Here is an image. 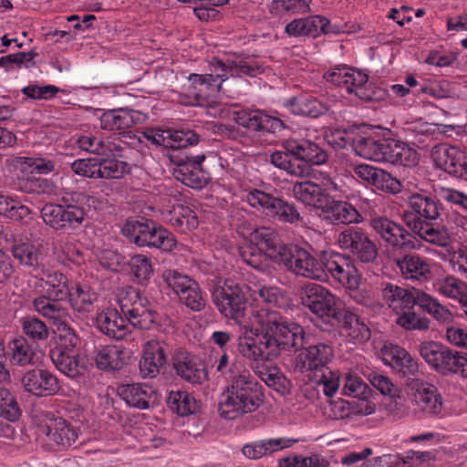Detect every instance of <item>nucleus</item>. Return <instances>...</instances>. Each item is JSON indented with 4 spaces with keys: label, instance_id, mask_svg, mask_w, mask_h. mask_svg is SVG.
Returning a JSON list of instances; mask_svg holds the SVG:
<instances>
[{
    "label": "nucleus",
    "instance_id": "obj_1",
    "mask_svg": "<svg viewBox=\"0 0 467 467\" xmlns=\"http://www.w3.org/2000/svg\"><path fill=\"white\" fill-rule=\"evenodd\" d=\"M254 337L239 342V351L246 358L265 361L277 358L282 352H296L295 368L300 372L324 368L333 358L329 339L308 346L304 327L283 316L279 311L260 308L253 315Z\"/></svg>",
    "mask_w": 467,
    "mask_h": 467
},
{
    "label": "nucleus",
    "instance_id": "obj_2",
    "mask_svg": "<svg viewBox=\"0 0 467 467\" xmlns=\"http://www.w3.org/2000/svg\"><path fill=\"white\" fill-rule=\"evenodd\" d=\"M117 303L120 313L115 308H107L96 317L98 329L109 337L123 339L129 331L127 322L143 330L152 329L159 325V314L139 289L133 286L122 287L118 292Z\"/></svg>",
    "mask_w": 467,
    "mask_h": 467
},
{
    "label": "nucleus",
    "instance_id": "obj_3",
    "mask_svg": "<svg viewBox=\"0 0 467 467\" xmlns=\"http://www.w3.org/2000/svg\"><path fill=\"white\" fill-rule=\"evenodd\" d=\"M407 206L401 215L402 222L418 238L443 248L451 244L447 228L436 224L444 214L443 204L436 195L428 192L411 193Z\"/></svg>",
    "mask_w": 467,
    "mask_h": 467
},
{
    "label": "nucleus",
    "instance_id": "obj_4",
    "mask_svg": "<svg viewBox=\"0 0 467 467\" xmlns=\"http://www.w3.org/2000/svg\"><path fill=\"white\" fill-rule=\"evenodd\" d=\"M225 392L221 395L219 414L225 420H234L255 411L264 402L262 386L248 369H234L228 379Z\"/></svg>",
    "mask_w": 467,
    "mask_h": 467
},
{
    "label": "nucleus",
    "instance_id": "obj_5",
    "mask_svg": "<svg viewBox=\"0 0 467 467\" xmlns=\"http://www.w3.org/2000/svg\"><path fill=\"white\" fill-rule=\"evenodd\" d=\"M378 293L383 303L399 314L418 306L440 323H451L453 315L431 295L417 289H407L389 281L378 285Z\"/></svg>",
    "mask_w": 467,
    "mask_h": 467
},
{
    "label": "nucleus",
    "instance_id": "obj_6",
    "mask_svg": "<svg viewBox=\"0 0 467 467\" xmlns=\"http://www.w3.org/2000/svg\"><path fill=\"white\" fill-rule=\"evenodd\" d=\"M85 192H73L62 197L60 203H46L41 211L44 223L55 231L68 232L79 228L87 216L83 204L89 200Z\"/></svg>",
    "mask_w": 467,
    "mask_h": 467
},
{
    "label": "nucleus",
    "instance_id": "obj_7",
    "mask_svg": "<svg viewBox=\"0 0 467 467\" xmlns=\"http://www.w3.org/2000/svg\"><path fill=\"white\" fill-rule=\"evenodd\" d=\"M359 156L375 161H386L404 167H413L419 162L416 150L406 142L391 137H366L359 144Z\"/></svg>",
    "mask_w": 467,
    "mask_h": 467
},
{
    "label": "nucleus",
    "instance_id": "obj_8",
    "mask_svg": "<svg viewBox=\"0 0 467 467\" xmlns=\"http://www.w3.org/2000/svg\"><path fill=\"white\" fill-rule=\"evenodd\" d=\"M121 233L140 247L148 246L171 252L177 244L171 232L144 217L127 219Z\"/></svg>",
    "mask_w": 467,
    "mask_h": 467
},
{
    "label": "nucleus",
    "instance_id": "obj_9",
    "mask_svg": "<svg viewBox=\"0 0 467 467\" xmlns=\"http://www.w3.org/2000/svg\"><path fill=\"white\" fill-rule=\"evenodd\" d=\"M212 298L217 310L223 317L241 323L247 305L242 285L232 279H226L223 285H217L213 289Z\"/></svg>",
    "mask_w": 467,
    "mask_h": 467
},
{
    "label": "nucleus",
    "instance_id": "obj_10",
    "mask_svg": "<svg viewBox=\"0 0 467 467\" xmlns=\"http://www.w3.org/2000/svg\"><path fill=\"white\" fill-rule=\"evenodd\" d=\"M279 264L296 275L318 281L326 280V274L321 268V254L316 258L307 249L296 244H288L283 249Z\"/></svg>",
    "mask_w": 467,
    "mask_h": 467
},
{
    "label": "nucleus",
    "instance_id": "obj_11",
    "mask_svg": "<svg viewBox=\"0 0 467 467\" xmlns=\"http://www.w3.org/2000/svg\"><path fill=\"white\" fill-rule=\"evenodd\" d=\"M302 304L321 319L325 325L332 326L344 308L337 305L336 296L320 285H310L302 293Z\"/></svg>",
    "mask_w": 467,
    "mask_h": 467
},
{
    "label": "nucleus",
    "instance_id": "obj_12",
    "mask_svg": "<svg viewBox=\"0 0 467 467\" xmlns=\"http://www.w3.org/2000/svg\"><path fill=\"white\" fill-rule=\"evenodd\" d=\"M369 224L385 244L394 250L410 251L420 247L415 234L386 216L371 218Z\"/></svg>",
    "mask_w": 467,
    "mask_h": 467
},
{
    "label": "nucleus",
    "instance_id": "obj_13",
    "mask_svg": "<svg viewBox=\"0 0 467 467\" xmlns=\"http://www.w3.org/2000/svg\"><path fill=\"white\" fill-rule=\"evenodd\" d=\"M246 202L251 206L262 210L266 215L284 223H296L301 219L294 204L260 190L249 192Z\"/></svg>",
    "mask_w": 467,
    "mask_h": 467
},
{
    "label": "nucleus",
    "instance_id": "obj_14",
    "mask_svg": "<svg viewBox=\"0 0 467 467\" xmlns=\"http://www.w3.org/2000/svg\"><path fill=\"white\" fill-rule=\"evenodd\" d=\"M422 359L442 376L457 374L461 353L436 341H424L418 346Z\"/></svg>",
    "mask_w": 467,
    "mask_h": 467
},
{
    "label": "nucleus",
    "instance_id": "obj_15",
    "mask_svg": "<svg viewBox=\"0 0 467 467\" xmlns=\"http://www.w3.org/2000/svg\"><path fill=\"white\" fill-rule=\"evenodd\" d=\"M337 241L340 248L351 254L358 262L365 265L376 263L379 249L361 229L349 227L339 233Z\"/></svg>",
    "mask_w": 467,
    "mask_h": 467
},
{
    "label": "nucleus",
    "instance_id": "obj_16",
    "mask_svg": "<svg viewBox=\"0 0 467 467\" xmlns=\"http://www.w3.org/2000/svg\"><path fill=\"white\" fill-rule=\"evenodd\" d=\"M210 74L223 92H225L223 83L230 78H241L243 76L256 77L264 72V67L252 58L239 60L226 59L223 61L213 57L209 61Z\"/></svg>",
    "mask_w": 467,
    "mask_h": 467
},
{
    "label": "nucleus",
    "instance_id": "obj_17",
    "mask_svg": "<svg viewBox=\"0 0 467 467\" xmlns=\"http://www.w3.org/2000/svg\"><path fill=\"white\" fill-rule=\"evenodd\" d=\"M320 265L327 275L325 281L331 277L337 284L348 288L358 285L357 268L349 255L333 251H323Z\"/></svg>",
    "mask_w": 467,
    "mask_h": 467
},
{
    "label": "nucleus",
    "instance_id": "obj_18",
    "mask_svg": "<svg viewBox=\"0 0 467 467\" xmlns=\"http://www.w3.org/2000/svg\"><path fill=\"white\" fill-rule=\"evenodd\" d=\"M163 279L185 306L195 312L202 311L205 307V299L196 281L176 270L165 271Z\"/></svg>",
    "mask_w": 467,
    "mask_h": 467
},
{
    "label": "nucleus",
    "instance_id": "obj_19",
    "mask_svg": "<svg viewBox=\"0 0 467 467\" xmlns=\"http://www.w3.org/2000/svg\"><path fill=\"white\" fill-rule=\"evenodd\" d=\"M171 365L176 376L192 385H202L209 379L206 365L202 359L184 348L174 351L171 356Z\"/></svg>",
    "mask_w": 467,
    "mask_h": 467
},
{
    "label": "nucleus",
    "instance_id": "obj_20",
    "mask_svg": "<svg viewBox=\"0 0 467 467\" xmlns=\"http://www.w3.org/2000/svg\"><path fill=\"white\" fill-rule=\"evenodd\" d=\"M234 120L248 130L277 134L288 129L285 120L260 109H244L234 112Z\"/></svg>",
    "mask_w": 467,
    "mask_h": 467
},
{
    "label": "nucleus",
    "instance_id": "obj_21",
    "mask_svg": "<svg viewBox=\"0 0 467 467\" xmlns=\"http://www.w3.org/2000/svg\"><path fill=\"white\" fill-rule=\"evenodd\" d=\"M204 155L180 158L174 170L175 178L193 189H202L211 181L210 173L203 169Z\"/></svg>",
    "mask_w": 467,
    "mask_h": 467
},
{
    "label": "nucleus",
    "instance_id": "obj_22",
    "mask_svg": "<svg viewBox=\"0 0 467 467\" xmlns=\"http://www.w3.org/2000/svg\"><path fill=\"white\" fill-rule=\"evenodd\" d=\"M436 166L467 182V154L454 146L441 145L431 152Z\"/></svg>",
    "mask_w": 467,
    "mask_h": 467
},
{
    "label": "nucleus",
    "instance_id": "obj_23",
    "mask_svg": "<svg viewBox=\"0 0 467 467\" xmlns=\"http://www.w3.org/2000/svg\"><path fill=\"white\" fill-rule=\"evenodd\" d=\"M21 384L26 392L36 397L54 395L60 389L57 377L43 368H32L25 372Z\"/></svg>",
    "mask_w": 467,
    "mask_h": 467
},
{
    "label": "nucleus",
    "instance_id": "obj_24",
    "mask_svg": "<svg viewBox=\"0 0 467 467\" xmlns=\"http://www.w3.org/2000/svg\"><path fill=\"white\" fill-rule=\"evenodd\" d=\"M408 386L414 391L415 403L422 412L436 416L442 411V398L434 385L418 379H411Z\"/></svg>",
    "mask_w": 467,
    "mask_h": 467
},
{
    "label": "nucleus",
    "instance_id": "obj_25",
    "mask_svg": "<svg viewBox=\"0 0 467 467\" xmlns=\"http://www.w3.org/2000/svg\"><path fill=\"white\" fill-rule=\"evenodd\" d=\"M143 119L144 116L140 111L128 108L107 110L99 118L101 129L119 133L141 123Z\"/></svg>",
    "mask_w": 467,
    "mask_h": 467
},
{
    "label": "nucleus",
    "instance_id": "obj_26",
    "mask_svg": "<svg viewBox=\"0 0 467 467\" xmlns=\"http://www.w3.org/2000/svg\"><path fill=\"white\" fill-rule=\"evenodd\" d=\"M294 139H288L282 141L281 150H275L270 154L269 161L275 167L286 171L288 174L296 177H305L309 174V167L305 163H299L296 153H290L289 148H292Z\"/></svg>",
    "mask_w": 467,
    "mask_h": 467
},
{
    "label": "nucleus",
    "instance_id": "obj_27",
    "mask_svg": "<svg viewBox=\"0 0 467 467\" xmlns=\"http://www.w3.org/2000/svg\"><path fill=\"white\" fill-rule=\"evenodd\" d=\"M321 213L324 219L333 224L358 223L363 221L360 213L351 203L329 196L324 206L322 205Z\"/></svg>",
    "mask_w": 467,
    "mask_h": 467
},
{
    "label": "nucleus",
    "instance_id": "obj_28",
    "mask_svg": "<svg viewBox=\"0 0 467 467\" xmlns=\"http://www.w3.org/2000/svg\"><path fill=\"white\" fill-rule=\"evenodd\" d=\"M39 431L58 446L71 447L77 441L78 433L71 423L63 418L48 419L46 424L39 426Z\"/></svg>",
    "mask_w": 467,
    "mask_h": 467
},
{
    "label": "nucleus",
    "instance_id": "obj_29",
    "mask_svg": "<svg viewBox=\"0 0 467 467\" xmlns=\"http://www.w3.org/2000/svg\"><path fill=\"white\" fill-rule=\"evenodd\" d=\"M12 254L21 265L28 267L36 276L45 274L47 255L40 247L32 244L22 243L13 246Z\"/></svg>",
    "mask_w": 467,
    "mask_h": 467
},
{
    "label": "nucleus",
    "instance_id": "obj_30",
    "mask_svg": "<svg viewBox=\"0 0 467 467\" xmlns=\"http://www.w3.org/2000/svg\"><path fill=\"white\" fill-rule=\"evenodd\" d=\"M63 300L40 295L33 299L32 306L54 327L62 326V323L71 319L67 308L60 303Z\"/></svg>",
    "mask_w": 467,
    "mask_h": 467
},
{
    "label": "nucleus",
    "instance_id": "obj_31",
    "mask_svg": "<svg viewBox=\"0 0 467 467\" xmlns=\"http://www.w3.org/2000/svg\"><path fill=\"white\" fill-rule=\"evenodd\" d=\"M63 300L40 295L33 299L32 306L54 327L62 326V323L71 319L67 308L60 303Z\"/></svg>",
    "mask_w": 467,
    "mask_h": 467
},
{
    "label": "nucleus",
    "instance_id": "obj_32",
    "mask_svg": "<svg viewBox=\"0 0 467 467\" xmlns=\"http://www.w3.org/2000/svg\"><path fill=\"white\" fill-rule=\"evenodd\" d=\"M250 243L278 264L281 261L279 257L283 256V249L288 246L281 244L278 235L266 227L256 229L250 236Z\"/></svg>",
    "mask_w": 467,
    "mask_h": 467
},
{
    "label": "nucleus",
    "instance_id": "obj_33",
    "mask_svg": "<svg viewBox=\"0 0 467 467\" xmlns=\"http://www.w3.org/2000/svg\"><path fill=\"white\" fill-rule=\"evenodd\" d=\"M283 106L293 115L313 119L324 115L328 110L325 103L307 95L289 98L283 102Z\"/></svg>",
    "mask_w": 467,
    "mask_h": 467
},
{
    "label": "nucleus",
    "instance_id": "obj_34",
    "mask_svg": "<svg viewBox=\"0 0 467 467\" xmlns=\"http://www.w3.org/2000/svg\"><path fill=\"white\" fill-rule=\"evenodd\" d=\"M198 141L199 136L191 130H173L158 129L153 137V144L171 150L196 145Z\"/></svg>",
    "mask_w": 467,
    "mask_h": 467
},
{
    "label": "nucleus",
    "instance_id": "obj_35",
    "mask_svg": "<svg viewBox=\"0 0 467 467\" xmlns=\"http://www.w3.org/2000/svg\"><path fill=\"white\" fill-rule=\"evenodd\" d=\"M396 265L405 279L420 282L429 280L431 276L428 259L420 254H409L397 259Z\"/></svg>",
    "mask_w": 467,
    "mask_h": 467
},
{
    "label": "nucleus",
    "instance_id": "obj_36",
    "mask_svg": "<svg viewBox=\"0 0 467 467\" xmlns=\"http://www.w3.org/2000/svg\"><path fill=\"white\" fill-rule=\"evenodd\" d=\"M49 356L57 370L68 378L78 379L87 370L84 361L77 351L51 349Z\"/></svg>",
    "mask_w": 467,
    "mask_h": 467
},
{
    "label": "nucleus",
    "instance_id": "obj_37",
    "mask_svg": "<svg viewBox=\"0 0 467 467\" xmlns=\"http://www.w3.org/2000/svg\"><path fill=\"white\" fill-rule=\"evenodd\" d=\"M331 327H342L346 331L347 336L356 343L367 342L371 337L368 325L357 315L345 308L339 314L338 319H336L335 324H332Z\"/></svg>",
    "mask_w": 467,
    "mask_h": 467
},
{
    "label": "nucleus",
    "instance_id": "obj_38",
    "mask_svg": "<svg viewBox=\"0 0 467 467\" xmlns=\"http://www.w3.org/2000/svg\"><path fill=\"white\" fill-rule=\"evenodd\" d=\"M290 153H296L299 163L306 165H322L328 160V154L318 143L306 140L294 139L292 148H289Z\"/></svg>",
    "mask_w": 467,
    "mask_h": 467
},
{
    "label": "nucleus",
    "instance_id": "obj_39",
    "mask_svg": "<svg viewBox=\"0 0 467 467\" xmlns=\"http://www.w3.org/2000/svg\"><path fill=\"white\" fill-rule=\"evenodd\" d=\"M385 361L403 377H415L419 365L415 358L403 348L391 346L384 353Z\"/></svg>",
    "mask_w": 467,
    "mask_h": 467
},
{
    "label": "nucleus",
    "instance_id": "obj_40",
    "mask_svg": "<svg viewBox=\"0 0 467 467\" xmlns=\"http://www.w3.org/2000/svg\"><path fill=\"white\" fill-rule=\"evenodd\" d=\"M327 142L335 149H346L350 146L359 155V144H363L364 138L358 127L348 129L335 128L326 131L324 135Z\"/></svg>",
    "mask_w": 467,
    "mask_h": 467
},
{
    "label": "nucleus",
    "instance_id": "obj_41",
    "mask_svg": "<svg viewBox=\"0 0 467 467\" xmlns=\"http://www.w3.org/2000/svg\"><path fill=\"white\" fill-rule=\"evenodd\" d=\"M327 81L346 88L348 94H352L357 84L367 83L368 76L360 70H356L346 66L337 67L325 74Z\"/></svg>",
    "mask_w": 467,
    "mask_h": 467
},
{
    "label": "nucleus",
    "instance_id": "obj_42",
    "mask_svg": "<svg viewBox=\"0 0 467 467\" xmlns=\"http://www.w3.org/2000/svg\"><path fill=\"white\" fill-rule=\"evenodd\" d=\"M292 192L296 200L320 211L329 196L323 192L319 184L308 180L294 183Z\"/></svg>",
    "mask_w": 467,
    "mask_h": 467
},
{
    "label": "nucleus",
    "instance_id": "obj_43",
    "mask_svg": "<svg viewBox=\"0 0 467 467\" xmlns=\"http://www.w3.org/2000/svg\"><path fill=\"white\" fill-rule=\"evenodd\" d=\"M43 277L40 278V286L45 294L42 296H50L56 299H67L70 296L68 278L61 272H49L46 268Z\"/></svg>",
    "mask_w": 467,
    "mask_h": 467
},
{
    "label": "nucleus",
    "instance_id": "obj_44",
    "mask_svg": "<svg viewBox=\"0 0 467 467\" xmlns=\"http://www.w3.org/2000/svg\"><path fill=\"white\" fill-rule=\"evenodd\" d=\"M7 348L9 360L15 366H33L37 362L35 348L24 337L13 338Z\"/></svg>",
    "mask_w": 467,
    "mask_h": 467
},
{
    "label": "nucleus",
    "instance_id": "obj_45",
    "mask_svg": "<svg viewBox=\"0 0 467 467\" xmlns=\"http://www.w3.org/2000/svg\"><path fill=\"white\" fill-rule=\"evenodd\" d=\"M98 368L109 371L119 370L126 364L125 351L116 346H105L95 349Z\"/></svg>",
    "mask_w": 467,
    "mask_h": 467
},
{
    "label": "nucleus",
    "instance_id": "obj_46",
    "mask_svg": "<svg viewBox=\"0 0 467 467\" xmlns=\"http://www.w3.org/2000/svg\"><path fill=\"white\" fill-rule=\"evenodd\" d=\"M118 392L125 402L140 410L150 407L152 390L149 386L141 384H127L119 388Z\"/></svg>",
    "mask_w": 467,
    "mask_h": 467
},
{
    "label": "nucleus",
    "instance_id": "obj_47",
    "mask_svg": "<svg viewBox=\"0 0 467 467\" xmlns=\"http://www.w3.org/2000/svg\"><path fill=\"white\" fill-rule=\"evenodd\" d=\"M322 16L314 15L303 18H296L285 26V33L292 37L320 36Z\"/></svg>",
    "mask_w": 467,
    "mask_h": 467
},
{
    "label": "nucleus",
    "instance_id": "obj_48",
    "mask_svg": "<svg viewBox=\"0 0 467 467\" xmlns=\"http://www.w3.org/2000/svg\"><path fill=\"white\" fill-rule=\"evenodd\" d=\"M296 441L286 439H268L246 444L243 453L249 459H259L279 450L290 447Z\"/></svg>",
    "mask_w": 467,
    "mask_h": 467
},
{
    "label": "nucleus",
    "instance_id": "obj_49",
    "mask_svg": "<svg viewBox=\"0 0 467 467\" xmlns=\"http://www.w3.org/2000/svg\"><path fill=\"white\" fill-rule=\"evenodd\" d=\"M169 409L180 416H188L198 411L196 400L187 391H171L166 399Z\"/></svg>",
    "mask_w": 467,
    "mask_h": 467
},
{
    "label": "nucleus",
    "instance_id": "obj_50",
    "mask_svg": "<svg viewBox=\"0 0 467 467\" xmlns=\"http://www.w3.org/2000/svg\"><path fill=\"white\" fill-rule=\"evenodd\" d=\"M254 372L269 388L282 395L289 393L291 381L276 367L261 368L256 366Z\"/></svg>",
    "mask_w": 467,
    "mask_h": 467
},
{
    "label": "nucleus",
    "instance_id": "obj_51",
    "mask_svg": "<svg viewBox=\"0 0 467 467\" xmlns=\"http://www.w3.org/2000/svg\"><path fill=\"white\" fill-rule=\"evenodd\" d=\"M97 298V294L86 285H77L75 291H70V296L67 297L71 308L79 314L91 312Z\"/></svg>",
    "mask_w": 467,
    "mask_h": 467
},
{
    "label": "nucleus",
    "instance_id": "obj_52",
    "mask_svg": "<svg viewBox=\"0 0 467 467\" xmlns=\"http://www.w3.org/2000/svg\"><path fill=\"white\" fill-rule=\"evenodd\" d=\"M170 222L174 228L182 233L193 231L199 225L196 213L187 206H180L174 210Z\"/></svg>",
    "mask_w": 467,
    "mask_h": 467
},
{
    "label": "nucleus",
    "instance_id": "obj_53",
    "mask_svg": "<svg viewBox=\"0 0 467 467\" xmlns=\"http://www.w3.org/2000/svg\"><path fill=\"white\" fill-rule=\"evenodd\" d=\"M438 290L445 296L458 299L461 304L467 306V285L454 276H447L438 285Z\"/></svg>",
    "mask_w": 467,
    "mask_h": 467
},
{
    "label": "nucleus",
    "instance_id": "obj_54",
    "mask_svg": "<svg viewBox=\"0 0 467 467\" xmlns=\"http://www.w3.org/2000/svg\"><path fill=\"white\" fill-rule=\"evenodd\" d=\"M22 415V410L16 398L5 388L0 387V417L10 421H17Z\"/></svg>",
    "mask_w": 467,
    "mask_h": 467
},
{
    "label": "nucleus",
    "instance_id": "obj_55",
    "mask_svg": "<svg viewBox=\"0 0 467 467\" xmlns=\"http://www.w3.org/2000/svg\"><path fill=\"white\" fill-rule=\"evenodd\" d=\"M413 308L400 311L396 323L406 330L426 331L430 328L431 321L425 317L418 315Z\"/></svg>",
    "mask_w": 467,
    "mask_h": 467
},
{
    "label": "nucleus",
    "instance_id": "obj_56",
    "mask_svg": "<svg viewBox=\"0 0 467 467\" xmlns=\"http://www.w3.org/2000/svg\"><path fill=\"white\" fill-rule=\"evenodd\" d=\"M370 384L379 389L381 394L388 395L396 403V406L402 405L404 400L400 396V389L390 381V379L379 374L377 372H371L368 377Z\"/></svg>",
    "mask_w": 467,
    "mask_h": 467
},
{
    "label": "nucleus",
    "instance_id": "obj_57",
    "mask_svg": "<svg viewBox=\"0 0 467 467\" xmlns=\"http://www.w3.org/2000/svg\"><path fill=\"white\" fill-rule=\"evenodd\" d=\"M190 88L196 92V96L211 95L215 92H223L213 78V74H190L188 77Z\"/></svg>",
    "mask_w": 467,
    "mask_h": 467
},
{
    "label": "nucleus",
    "instance_id": "obj_58",
    "mask_svg": "<svg viewBox=\"0 0 467 467\" xmlns=\"http://www.w3.org/2000/svg\"><path fill=\"white\" fill-rule=\"evenodd\" d=\"M129 265L135 281L139 284L148 281L153 275V266L147 255L135 254L131 256Z\"/></svg>",
    "mask_w": 467,
    "mask_h": 467
},
{
    "label": "nucleus",
    "instance_id": "obj_59",
    "mask_svg": "<svg viewBox=\"0 0 467 467\" xmlns=\"http://www.w3.org/2000/svg\"><path fill=\"white\" fill-rule=\"evenodd\" d=\"M57 333V344L52 349L77 351L76 347L78 343V337L70 326L69 321L62 323V326L55 327Z\"/></svg>",
    "mask_w": 467,
    "mask_h": 467
},
{
    "label": "nucleus",
    "instance_id": "obj_60",
    "mask_svg": "<svg viewBox=\"0 0 467 467\" xmlns=\"http://www.w3.org/2000/svg\"><path fill=\"white\" fill-rule=\"evenodd\" d=\"M30 210L20 202L5 195H0V214L15 221L27 217Z\"/></svg>",
    "mask_w": 467,
    "mask_h": 467
},
{
    "label": "nucleus",
    "instance_id": "obj_61",
    "mask_svg": "<svg viewBox=\"0 0 467 467\" xmlns=\"http://www.w3.org/2000/svg\"><path fill=\"white\" fill-rule=\"evenodd\" d=\"M130 172L127 162L116 159L99 158V179H119Z\"/></svg>",
    "mask_w": 467,
    "mask_h": 467
},
{
    "label": "nucleus",
    "instance_id": "obj_62",
    "mask_svg": "<svg viewBox=\"0 0 467 467\" xmlns=\"http://www.w3.org/2000/svg\"><path fill=\"white\" fill-rule=\"evenodd\" d=\"M240 255L244 262L258 271L264 272L268 268L269 256L251 243L240 249Z\"/></svg>",
    "mask_w": 467,
    "mask_h": 467
},
{
    "label": "nucleus",
    "instance_id": "obj_63",
    "mask_svg": "<svg viewBox=\"0 0 467 467\" xmlns=\"http://www.w3.org/2000/svg\"><path fill=\"white\" fill-rule=\"evenodd\" d=\"M24 333L33 340H46L48 328L44 321L36 317L26 316L20 319Z\"/></svg>",
    "mask_w": 467,
    "mask_h": 467
},
{
    "label": "nucleus",
    "instance_id": "obj_64",
    "mask_svg": "<svg viewBox=\"0 0 467 467\" xmlns=\"http://www.w3.org/2000/svg\"><path fill=\"white\" fill-rule=\"evenodd\" d=\"M279 467H329L330 463L327 460L317 454L308 457L296 455L294 457H286L279 460Z\"/></svg>",
    "mask_w": 467,
    "mask_h": 467
}]
</instances>
